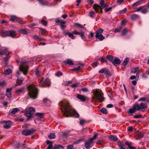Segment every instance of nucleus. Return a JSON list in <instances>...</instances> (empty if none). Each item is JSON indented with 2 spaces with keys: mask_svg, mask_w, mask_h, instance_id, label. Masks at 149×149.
<instances>
[{
  "mask_svg": "<svg viewBox=\"0 0 149 149\" xmlns=\"http://www.w3.org/2000/svg\"><path fill=\"white\" fill-rule=\"evenodd\" d=\"M148 8H143L141 11V13L143 14L146 13L148 12Z\"/></svg>",
  "mask_w": 149,
  "mask_h": 149,
  "instance_id": "obj_41",
  "label": "nucleus"
},
{
  "mask_svg": "<svg viewBox=\"0 0 149 149\" xmlns=\"http://www.w3.org/2000/svg\"><path fill=\"white\" fill-rule=\"evenodd\" d=\"M59 104L61 107L62 111L66 117H68L70 116H73L76 118L79 117V114L67 101H60Z\"/></svg>",
  "mask_w": 149,
  "mask_h": 149,
  "instance_id": "obj_1",
  "label": "nucleus"
},
{
  "mask_svg": "<svg viewBox=\"0 0 149 149\" xmlns=\"http://www.w3.org/2000/svg\"><path fill=\"white\" fill-rule=\"evenodd\" d=\"M93 143V141L90 139L85 143L84 145L85 147L87 149H89L92 147Z\"/></svg>",
  "mask_w": 149,
  "mask_h": 149,
  "instance_id": "obj_12",
  "label": "nucleus"
},
{
  "mask_svg": "<svg viewBox=\"0 0 149 149\" xmlns=\"http://www.w3.org/2000/svg\"><path fill=\"white\" fill-rule=\"evenodd\" d=\"M24 89V88L22 87L19 89L15 91V92L17 93H21L23 91Z\"/></svg>",
  "mask_w": 149,
  "mask_h": 149,
  "instance_id": "obj_37",
  "label": "nucleus"
},
{
  "mask_svg": "<svg viewBox=\"0 0 149 149\" xmlns=\"http://www.w3.org/2000/svg\"><path fill=\"white\" fill-rule=\"evenodd\" d=\"M112 7H109L108 8H105V10L106 12H107L110 10H112Z\"/></svg>",
  "mask_w": 149,
  "mask_h": 149,
  "instance_id": "obj_63",
  "label": "nucleus"
},
{
  "mask_svg": "<svg viewBox=\"0 0 149 149\" xmlns=\"http://www.w3.org/2000/svg\"><path fill=\"white\" fill-rule=\"evenodd\" d=\"M18 32L21 34L24 35H27L28 32L26 30L24 29H20L18 30Z\"/></svg>",
  "mask_w": 149,
  "mask_h": 149,
  "instance_id": "obj_26",
  "label": "nucleus"
},
{
  "mask_svg": "<svg viewBox=\"0 0 149 149\" xmlns=\"http://www.w3.org/2000/svg\"><path fill=\"white\" fill-rule=\"evenodd\" d=\"M35 131V130L32 129L31 130H23L22 133L23 135L27 136L33 133Z\"/></svg>",
  "mask_w": 149,
  "mask_h": 149,
  "instance_id": "obj_11",
  "label": "nucleus"
},
{
  "mask_svg": "<svg viewBox=\"0 0 149 149\" xmlns=\"http://www.w3.org/2000/svg\"><path fill=\"white\" fill-rule=\"evenodd\" d=\"M39 29L41 30V34H42L45 35L47 33V31L45 29H43L40 28Z\"/></svg>",
  "mask_w": 149,
  "mask_h": 149,
  "instance_id": "obj_43",
  "label": "nucleus"
},
{
  "mask_svg": "<svg viewBox=\"0 0 149 149\" xmlns=\"http://www.w3.org/2000/svg\"><path fill=\"white\" fill-rule=\"evenodd\" d=\"M109 138L111 141H116L118 140V138L115 135H111L109 137Z\"/></svg>",
  "mask_w": 149,
  "mask_h": 149,
  "instance_id": "obj_22",
  "label": "nucleus"
},
{
  "mask_svg": "<svg viewBox=\"0 0 149 149\" xmlns=\"http://www.w3.org/2000/svg\"><path fill=\"white\" fill-rule=\"evenodd\" d=\"M67 149H74V147L72 145H70L67 146Z\"/></svg>",
  "mask_w": 149,
  "mask_h": 149,
  "instance_id": "obj_59",
  "label": "nucleus"
},
{
  "mask_svg": "<svg viewBox=\"0 0 149 149\" xmlns=\"http://www.w3.org/2000/svg\"><path fill=\"white\" fill-rule=\"evenodd\" d=\"M28 112L30 113H31L33 114L35 112V109L34 108L31 107L29 108L28 110L27 111Z\"/></svg>",
  "mask_w": 149,
  "mask_h": 149,
  "instance_id": "obj_30",
  "label": "nucleus"
},
{
  "mask_svg": "<svg viewBox=\"0 0 149 149\" xmlns=\"http://www.w3.org/2000/svg\"><path fill=\"white\" fill-rule=\"evenodd\" d=\"M128 31V30L126 28H125L122 31L121 35L123 36H125L127 33Z\"/></svg>",
  "mask_w": 149,
  "mask_h": 149,
  "instance_id": "obj_38",
  "label": "nucleus"
},
{
  "mask_svg": "<svg viewBox=\"0 0 149 149\" xmlns=\"http://www.w3.org/2000/svg\"><path fill=\"white\" fill-rule=\"evenodd\" d=\"M113 107V105L112 104H108L107 105L106 107L107 108H111Z\"/></svg>",
  "mask_w": 149,
  "mask_h": 149,
  "instance_id": "obj_64",
  "label": "nucleus"
},
{
  "mask_svg": "<svg viewBox=\"0 0 149 149\" xmlns=\"http://www.w3.org/2000/svg\"><path fill=\"white\" fill-rule=\"evenodd\" d=\"M98 134H94L93 137L92 138L90 139L91 140L93 141L94 140H95L96 139L97 137L98 136Z\"/></svg>",
  "mask_w": 149,
  "mask_h": 149,
  "instance_id": "obj_51",
  "label": "nucleus"
},
{
  "mask_svg": "<svg viewBox=\"0 0 149 149\" xmlns=\"http://www.w3.org/2000/svg\"><path fill=\"white\" fill-rule=\"evenodd\" d=\"M139 17V16L136 14H134L131 15V19L133 20L137 19Z\"/></svg>",
  "mask_w": 149,
  "mask_h": 149,
  "instance_id": "obj_34",
  "label": "nucleus"
},
{
  "mask_svg": "<svg viewBox=\"0 0 149 149\" xmlns=\"http://www.w3.org/2000/svg\"><path fill=\"white\" fill-rule=\"evenodd\" d=\"M43 78H42L40 80V86L43 87L49 86L50 84L49 79L48 78H46L43 81Z\"/></svg>",
  "mask_w": 149,
  "mask_h": 149,
  "instance_id": "obj_7",
  "label": "nucleus"
},
{
  "mask_svg": "<svg viewBox=\"0 0 149 149\" xmlns=\"http://www.w3.org/2000/svg\"><path fill=\"white\" fill-rule=\"evenodd\" d=\"M2 33L3 37L9 36L13 38H15L16 35V31L13 30L3 31Z\"/></svg>",
  "mask_w": 149,
  "mask_h": 149,
  "instance_id": "obj_5",
  "label": "nucleus"
},
{
  "mask_svg": "<svg viewBox=\"0 0 149 149\" xmlns=\"http://www.w3.org/2000/svg\"><path fill=\"white\" fill-rule=\"evenodd\" d=\"M135 104L137 109V111L141 110L142 111H143L147 109V106L146 103H141L139 104L138 102H136L135 103Z\"/></svg>",
  "mask_w": 149,
  "mask_h": 149,
  "instance_id": "obj_6",
  "label": "nucleus"
},
{
  "mask_svg": "<svg viewBox=\"0 0 149 149\" xmlns=\"http://www.w3.org/2000/svg\"><path fill=\"white\" fill-rule=\"evenodd\" d=\"M84 140V138H82L80 139H79L76 142V144H78L80 142L83 141Z\"/></svg>",
  "mask_w": 149,
  "mask_h": 149,
  "instance_id": "obj_58",
  "label": "nucleus"
},
{
  "mask_svg": "<svg viewBox=\"0 0 149 149\" xmlns=\"http://www.w3.org/2000/svg\"><path fill=\"white\" fill-rule=\"evenodd\" d=\"M93 8L95 9L96 12L100 13H102V9H101L100 5L97 4H94L93 6Z\"/></svg>",
  "mask_w": 149,
  "mask_h": 149,
  "instance_id": "obj_13",
  "label": "nucleus"
},
{
  "mask_svg": "<svg viewBox=\"0 0 149 149\" xmlns=\"http://www.w3.org/2000/svg\"><path fill=\"white\" fill-rule=\"evenodd\" d=\"M147 8L146 6V5L142 6L140 7H139L138 8L136 9V11H139L140 10H141L143 8Z\"/></svg>",
  "mask_w": 149,
  "mask_h": 149,
  "instance_id": "obj_46",
  "label": "nucleus"
},
{
  "mask_svg": "<svg viewBox=\"0 0 149 149\" xmlns=\"http://www.w3.org/2000/svg\"><path fill=\"white\" fill-rule=\"evenodd\" d=\"M101 62H105L106 63H107V61L105 59H104L103 58H100L98 59Z\"/></svg>",
  "mask_w": 149,
  "mask_h": 149,
  "instance_id": "obj_49",
  "label": "nucleus"
},
{
  "mask_svg": "<svg viewBox=\"0 0 149 149\" xmlns=\"http://www.w3.org/2000/svg\"><path fill=\"white\" fill-rule=\"evenodd\" d=\"M77 97V98L79 99L82 102H85L86 100L85 97L81 95L78 94Z\"/></svg>",
  "mask_w": 149,
  "mask_h": 149,
  "instance_id": "obj_16",
  "label": "nucleus"
},
{
  "mask_svg": "<svg viewBox=\"0 0 149 149\" xmlns=\"http://www.w3.org/2000/svg\"><path fill=\"white\" fill-rule=\"evenodd\" d=\"M139 68L138 67H136L135 68H133L132 69L131 72L132 73H136L139 70Z\"/></svg>",
  "mask_w": 149,
  "mask_h": 149,
  "instance_id": "obj_36",
  "label": "nucleus"
},
{
  "mask_svg": "<svg viewBox=\"0 0 149 149\" xmlns=\"http://www.w3.org/2000/svg\"><path fill=\"white\" fill-rule=\"evenodd\" d=\"M103 30L101 28L99 29L96 32L95 37L98 38L101 41L103 40L104 39V37L101 34L103 31Z\"/></svg>",
  "mask_w": 149,
  "mask_h": 149,
  "instance_id": "obj_9",
  "label": "nucleus"
},
{
  "mask_svg": "<svg viewBox=\"0 0 149 149\" xmlns=\"http://www.w3.org/2000/svg\"><path fill=\"white\" fill-rule=\"evenodd\" d=\"M129 61V59L128 58H125L124 60V62L123 63V65H124V66H125L128 63Z\"/></svg>",
  "mask_w": 149,
  "mask_h": 149,
  "instance_id": "obj_44",
  "label": "nucleus"
},
{
  "mask_svg": "<svg viewBox=\"0 0 149 149\" xmlns=\"http://www.w3.org/2000/svg\"><path fill=\"white\" fill-rule=\"evenodd\" d=\"M142 1L143 0H140L137 1V2L134 3V4H133L132 5V6L133 7H134L139 5L141 3Z\"/></svg>",
  "mask_w": 149,
  "mask_h": 149,
  "instance_id": "obj_27",
  "label": "nucleus"
},
{
  "mask_svg": "<svg viewBox=\"0 0 149 149\" xmlns=\"http://www.w3.org/2000/svg\"><path fill=\"white\" fill-rule=\"evenodd\" d=\"M79 35H80L82 39L83 40H85V38L83 32L80 33Z\"/></svg>",
  "mask_w": 149,
  "mask_h": 149,
  "instance_id": "obj_53",
  "label": "nucleus"
},
{
  "mask_svg": "<svg viewBox=\"0 0 149 149\" xmlns=\"http://www.w3.org/2000/svg\"><path fill=\"white\" fill-rule=\"evenodd\" d=\"M55 134L54 133H51L48 136L49 138L50 139H54L55 138Z\"/></svg>",
  "mask_w": 149,
  "mask_h": 149,
  "instance_id": "obj_35",
  "label": "nucleus"
},
{
  "mask_svg": "<svg viewBox=\"0 0 149 149\" xmlns=\"http://www.w3.org/2000/svg\"><path fill=\"white\" fill-rule=\"evenodd\" d=\"M27 62L25 61H22L21 62V64L19 65V69L20 71H22L24 75L27 74L28 71L29 67L27 66H25L24 65Z\"/></svg>",
  "mask_w": 149,
  "mask_h": 149,
  "instance_id": "obj_4",
  "label": "nucleus"
},
{
  "mask_svg": "<svg viewBox=\"0 0 149 149\" xmlns=\"http://www.w3.org/2000/svg\"><path fill=\"white\" fill-rule=\"evenodd\" d=\"M11 72V71L10 69H8L5 70L4 71V73L6 75H8L10 74Z\"/></svg>",
  "mask_w": 149,
  "mask_h": 149,
  "instance_id": "obj_42",
  "label": "nucleus"
},
{
  "mask_svg": "<svg viewBox=\"0 0 149 149\" xmlns=\"http://www.w3.org/2000/svg\"><path fill=\"white\" fill-rule=\"evenodd\" d=\"M136 110H137V109L136 106V105L135 104H134L133 105V108L130 109H129L128 112L130 113L131 114L130 115L132 116L133 113L135 112Z\"/></svg>",
  "mask_w": 149,
  "mask_h": 149,
  "instance_id": "obj_14",
  "label": "nucleus"
},
{
  "mask_svg": "<svg viewBox=\"0 0 149 149\" xmlns=\"http://www.w3.org/2000/svg\"><path fill=\"white\" fill-rule=\"evenodd\" d=\"M12 123V122L10 121L6 122V124L3 125L4 128L6 129L9 128Z\"/></svg>",
  "mask_w": 149,
  "mask_h": 149,
  "instance_id": "obj_18",
  "label": "nucleus"
},
{
  "mask_svg": "<svg viewBox=\"0 0 149 149\" xmlns=\"http://www.w3.org/2000/svg\"><path fill=\"white\" fill-rule=\"evenodd\" d=\"M28 90L27 95L31 98L35 99L37 98L38 93V89L33 85H31L27 87Z\"/></svg>",
  "mask_w": 149,
  "mask_h": 149,
  "instance_id": "obj_2",
  "label": "nucleus"
},
{
  "mask_svg": "<svg viewBox=\"0 0 149 149\" xmlns=\"http://www.w3.org/2000/svg\"><path fill=\"white\" fill-rule=\"evenodd\" d=\"M121 63L120 60L118 58H116L114 60L112 61L113 64L115 65H118L120 64Z\"/></svg>",
  "mask_w": 149,
  "mask_h": 149,
  "instance_id": "obj_19",
  "label": "nucleus"
},
{
  "mask_svg": "<svg viewBox=\"0 0 149 149\" xmlns=\"http://www.w3.org/2000/svg\"><path fill=\"white\" fill-rule=\"evenodd\" d=\"M6 85V83L4 81H3L2 82H1L0 83V86H3Z\"/></svg>",
  "mask_w": 149,
  "mask_h": 149,
  "instance_id": "obj_57",
  "label": "nucleus"
},
{
  "mask_svg": "<svg viewBox=\"0 0 149 149\" xmlns=\"http://www.w3.org/2000/svg\"><path fill=\"white\" fill-rule=\"evenodd\" d=\"M43 102L44 103H51V101L49 100L47 98H44L43 100Z\"/></svg>",
  "mask_w": 149,
  "mask_h": 149,
  "instance_id": "obj_50",
  "label": "nucleus"
},
{
  "mask_svg": "<svg viewBox=\"0 0 149 149\" xmlns=\"http://www.w3.org/2000/svg\"><path fill=\"white\" fill-rule=\"evenodd\" d=\"M81 90L83 92H87L88 91V89L86 88H82Z\"/></svg>",
  "mask_w": 149,
  "mask_h": 149,
  "instance_id": "obj_61",
  "label": "nucleus"
},
{
  "mask_svg": "<svg viewBox=\"0 0 149 149\" xmlns=\"http://www.w3.org/2000/svg\"><path fill=\"white\" fill-rule=\"evenodd\" d=\"M64 34L65 35H68L70 38H71L73 40L75 38V37L73 36L72 33H71L69 32H65Z\"/></svg>",
  "mask_w": 149,
  "mask_h": 149,
  "instance_id": "obj_24",
  "label": "nucleus"
},
{
  "mask_svg": "<svg viewBox=\"0 0 149 149\" xmlns=\"http://www.w3.org/2000/svg\"><path fill=\"white\" fill-rule=\"evenodd\" d=\"M2 51L0 52V55H6V57L3 59L4 61L5 62V64H6L7 62L8 61L9 57V54H10V52L8 51V49L6 47L2 48Z\"/></svg>",
  "mask_w": 149,
  "mask_h": 149,
  "instance_id": "obj_3",
  "label": "nucleus"
},
{
  "mask_svg": "<svg viewBox=\"0 0 149 149\" xmlns=\"http://www.w3.org/2000/svg\"><path fill=\"white\" fill-rule=\"evenodd\" d=\"M105 74L106 77H109L111 75V74L110 72L107 68L106 70V72H105Z\"/></svg>",
  "mask_w": 149,
  "mask_h": 149,
  "instance_id": "obj_47",
  "label": "nucleus"
},
{
  "mask_svg": "<svg viewBox=\"0 0 149 149\" xmlns=\"http://www.w3.org/2000/svg\"><path fill=\"white\" fill-rule=\"evenodd\" d=\"M96 98L99 100L100 102H102L104 100L103 94L98 91L96 90L94 93Z\"/></svg>",
  "mask_w": 149,
  "mask_h": 149,
  "instance_id": "obj_8",
  "label": "nucleus"
},
{
  "mask_svg": "<svg viewBox=\"0 0 149 149\" xmlns=\"http://www.w3.org/2000/svg\"><path fill=\"white\" fill-rule=\"evenodd\" d=\"M41 22L42 24L44 26H47V21H45L44 19H42L41 21Z\"/></svg>",
  "mask_w": 149,
  "mask_h": 149,
  "instance_id": "obj_52",
  "label": "nucleus"
},
{
  "mask_svg": "<svg viewBox=\"0 0 149 149\" xmlns=\"http://www.w3.org/2000/svg\"><path fill=\"white\" fill-rule=\"evenodd\" d=\"M62 75V73L60 71H58L56 74V75L58 77L61 76Z\"/></svg>",
  "mask_w": 149,
  "mask_h": 149,
  "instance_id": "obj_56",
  "label": "nucleus"
},
{
  "mask_svg": "<svg viewBox=\"0 0 149 149\" xmlns=\"http://www.w3.org/2000/svg\"><path fill=\"white\" fill-rule=\"evenodd\" d=\"M19 111V110L18 108H15L12 109L11 111V113L12 115L15 114L16 112H17Z\"/></svg>",
  "mask_w": 149,
  "mask_h": 149,
  "instance_id": "obj_31",
  "label": "nucleus"
},
{
  "mask_svg": "<svg viewBox=\"0 0 149 149\" xmlns=\"http://www.w3.org/2000/svg\"><path fill=\"white\" fill-rule=\"evenodd\" d=\"M136 134L138 135L139 137L141 138H142L143 136V133L141 131H137L136 133Z\"/></svg>",
  "mask_w": 149,
  "mask_h": 149,
  "instance_id": "obj_33",
  "label": "nucleus"
},
{
  "mask_svg": "<svg viewBox=\"0 0 149 149\" xmlns=\"http://www.w3.org/2000/svg\"><path fill=\"white\" fill-rule=\"evenodd\" d=\"M118 144L120 147V149H125L124 145L123 143L119 141L118 142Z\"/></svg>",
  "mask_w": 149,
  "mask_h": 149,
  "instance_id": "obj_28",
  "label": "nucleus"
},
{
  "mask_svg": "<svg viewBox=\"0 0 149 149\" xmlns=\"http://www.w3.org/2000/svg\"><path fill=\"white\" fill-rule=\"evenodd\" d=\"M127 10V9L126 8H125L124 9H123L122 10H120L119 11V13H120V14L125 13L126 12Z\"/></svg>",
  "mask_w": 149,
  "mask_h": 149,
  "instance_id": "obj_54",
  "label": "nucleus"
},
{
  "mask_svg": "<svg viewBox=\"0 0 149 149\" xmlns=\"http://www.w3.org/2000/svg\"><path fill=\"white\" fill-rule=\"evenodd\" d=\"M95 13L94 11H91L89 13V15L91 17H93V15L95 14Z\"/></svg>",
  "mask_w": 149,
  "mask_h": 149,
  "instance_id": "obj_55",
  "label": "nucleus"
},
{
  "mask_svg": "<svg viewBox=\"0 0 149 149\" xmlns=\"http://www.w3.org/2000/svg\"><path fill=\"white\" fill-rule=\"evenodd\" d=\"M39 1V3L41 5L44 6L47 5V4L46 2L44 1V0H37Z\"/></svg>",
  "mask_w": 149,
  "mask_h": 149,
  "instance_id": "obj_40",
  "label": "nucleus"
},
{
  "mask_svg": "<svg viewBox=\"0 0 149 149\" xmlns=\"http://www.w3.org/2000/svg\"><path fill=\"white\" fill-rule=\"evenodd\" d=\"M6 95L8 97H11V93L6 92Z\"/></svg>",
  "mask_w": 149,
  "mask_h": 149,
  "instance_id": "obj_62",
  "label": "nucleus"
},
{
  "mask_svg": "<svg viewBox=\"0 0 149 149\" xmlns=\"http://www.w3.org/2000/svg\"><path fill=\"white\" fill-rule=\"evenodd\" d=\"M100 111L103 113L107 114V113L108 111L106 108H103L100 110Z\"/></svg>",
  "mask_w": 149,
  "mask_h": 149,
  "instance_id": "obj_39",
  "label": "nucleus"
},
{
  "mask_svg": "<svg viewBox=\"0 0 149 149\" xmlns=\"http://www.w3.org/2000/svg\"><path fill=\"white\" fill-rule=\"evenodd\" d=\"M24 80V79L22 77L18 79L17 81V84L15 85V86H17L21 84Z\"/></svg>",
  "mask_w": 149,
  "mask_h": 149,
  "instance_id": "obj_23",
  "label": "nucleus"
},
{
  "mask_svg": "<svg viewBox=\"0 0 149 149\" xmlns=\"http://www.w3.org/2000/svg\"><path fill=\"white\" fill-rule=\"evenodd\" d=\"M63 63H65V65L68 64L70 65H74V64L73 62L70 59H68L67 60L65 61Z\"/></svg>",
  "mask_w": 149,
  "mask_h": 149,
  "instance_id": "obj_17",
  "label": "nucleus"
},
{
  "mask_svg": "<svg viewBox=\"0 0 149 149\" xmlns=\"http://www.w3.org/2000/svg\"><path fill=\"white\" fill-rule=\"evenodd\" d=\"M36 116H38V119L40 120H42L43 119V118L42 116V113H36Z\"/></svg>",
  "mask_w": 149,
  "mask_h": 149,
  "instance_id": "obj_25",
  "label": "nucleus"
},
{
  "mask_svg": "<svg viewBox=\"0 0 149 149\" xmlns=\"http://www.w3.org/2000/svg\"><path fill=\"white\" fill-rule=\"evenodd\" d=\"M107 58L108 60L111 62L112 63L114 58L113 56L111 55H107Z\"/></svg>",
  "mask_w": 149,
  "mask_h": 149,
  "instance_id": "obj_32",
  "label": "nucleus"
},
{
  "mask_svg": "<svg viewBox=\"0 0 149 149\" xmlns=\"http://www.w3.org/2000/svg\"><path fill=\"white\" fill-rule=\"evenodd\" d=\"M123 27L122 26H120L119 28H116L114 30V32L116 33L119 32H120L121 29H122Z\"/></svg>",
  "mask_w": 149,
  "mask_h": 149,
  "instance_id": "obj_45",
  "label": "nucleus"
},
{
  "mask_svg": "<svg viewBox=\"0 0 149 149\" xmlns=\"http://www.w3.org/2000/svg\"><path fill=\"white\" fill-rule=\"evenodd\" d=\"M55 22L56 23H60L61 24H65L66 23L65 21L58 18H57L55 19Z\"/></svg>",
  "mask_w": 149,
  "mask_h": 149,
  "instance_id": "obj_21",
  "label": "nucleus"
},
{
  "mask_svg": "<svg viewBox=\"0 0 149 149\" xmlns=\"http://www.w3.org/2000/svg\"><path fill=\"white\" fill-rule=\"evenodd\" d=\"M53 149H64V148L62 146L56 145L54 146Z\"/></svg>",
  "mask_w": 149,
  "mask_h": 149,
  "instance_id": "obj_29",
  "label": "nucleus"
},
{
  "mask_svg": "<svg viewBox=\"0 0 149 149\" xmlns=\"http://www.w3.org/2000/svg\"><path fill=\"white\" fill-rule=\"evenodd\" d=\"M32 114L31 113L28 112L27 111L25 113V116L27 117V120H30L33 118Z\"/></svg>",
  "mask_w": 149,
  "mask_h": 149,
  "instance_id": "obj_20",
  "label": "nucleus"
},
{
  "mask_svg": "<svg viewBox=\"0 0 149 149\" xmlns=\"http://www.w3.org/2000/svg\"><path fill=\"white\" fill-rule=\"evenodd\" d=\"M100 7L101 8V9L105 8L106 7L108 6L106 3H105L104 2V0H101L100 3Z\"/></svg>",
  "mask_w": 149,
  "mask_h": 149,
  "instance_id": "obj_15",
  "label": "nucleus"
},
{
  "mask_svg": "<svg viewBox=\"0 0 149 149\" xmlns=\"http://www.w3.org/2000/svg\"><path fill=\"white\" fill-rule=\"evenodd\" d=\"M142 116L141 115H135L134 116V118H142Z\"/></svg>",
  "mask_w": 149,
  "mask_h": 149,
  "instance_id": "obj_60",
  "label": "nucleus"
},
{
  "mask_svg": "<svg viewBox=\"0 0 149 149\" xmlns=\"http://www.w3.org/2000/svg\"><path fill=\"white\" fill-rule=\"evenodd\" d=\"M107 68H102L101 70H100L99 71V73H104V74L105 73V72H106V70Z\"/></svg>",
  "mask_w": 149,
  "mask_h": 149,
  "instance_id": "obj_48",
  "label": "nucleus"
},
{
  "mask_svg": "<svg viewBox=\"0 0 149 149\" xmlns=\"http://www.w3.org/2000/svg\"><path fill=\"white\" fill-rule=\"evenodd\" d=\"M10 20L13 22H15L19 24H22V23L18 17L15 15H12L10 17Z\"/></svg>",
  "mask_w": 149,
  "mask_h": 149,
  "instance_id": "obj_10",
  "label": "nucleus"
}]
</instances>
